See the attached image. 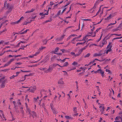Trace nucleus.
I'll return each mask as SVG.
<instances>
[{"mask_svg":"<svg viewBox=\"0 0 122 122\" xmlns=\"http://www.w3.org/2000/svg\"><path fill=\"white\" fill-rule=\"evenodd\" d=\"M58 64L56 63H53L50 65L48 69L44 71L45 73H47L51 72L55 67Z\"/></svg>","mask_w":122,"mask_h":122,"instance_id":"1","label":"nucleus"},{"mask_svg":"<svg viewBox=\"0 0 122 122\" xmlns=\"http://www.w3.org/2000/svg\"><path fill=\"white\" fill-rule=\"evenodd\" d=\"M112 43L111 42H110L109 44L107 45V49L106 50H105L104 51V53L107 54L109 52H110L112 51Z\"/></svg>","mask_w":122,"mask_h":122,"instance_id":"2","label":"nucleus"},{"mask_svg":"<svg viewBox=\"0 0 122 122\" xmlns=\"http://www.w3.org/2000/svg\"><path fill=\"white\" fill-rule=\"evenodd\" d=\"M5 77H3L0 78V83H1L0 87L1 88H4L5 87L6 84L5 83L6 80H5Z\"/></svg>","mask_w":122,"mask_h":122,"instance_id":"3","label":"nucleus"},{"mask_svg":"<svg viewBox=\"0 0 122 122\" xmlns=\"http://www.w3.org/2000/svg\"><path fill=\"white\" fill-rule=\"evenodd\" d=\"M106 38V37H105L99 43V46L102 47L104 45L106 44H107V42L106 41V40L105 41V39Z\"/></svg>","mask_w":122,"mask_h":122,"instance_id":"4","label":"nucleus"},{"mask_svg":"<svg viewBox=\"0 0 122 122\" xmlns=\"http://www.w3.org/2000/svg\"><path fill=\"white\" fill-rule=\"evenodd\" d=\"M36 87L35 86H34L33 87H30V89L28 90H30V91L31 92L34 93V91L36 90Z\"/></svg>","mask_w":122,"mask_h":122,"instance_id":"5","label":"nucleus"},{"mask_svg":"<svg viewBox=\"0 0 122 122\" xmlns=\"http://www.w3.org/2000/svg\"><path fill=\"white\" fill-rule=\"evenodd\" d=\"M99 108H100V111L101 114H103L104 113V111L105 108L104 106H101L99 107Z\"/></svg>","mask_w":122,"mask_h":122,"instance_id":"6","label":"nucleus"},{"mask_svg":"<svg viewBox=\"0 0 122 122\" xmlns=\"http://www.w3.org/2000/svg\"><path fill=\"white\" fill-rule=\"evenodd\" d=\"M58 83L60 85H62L64 84V82L63 81L62 78L60 79L58 81Z\"/></svg>","mask_w":122,"mask_h":122,"instance_id":"7","label":"nucleus"},{"mask_svg":"<svg viewBox=\"0 0 122 122\" xmlns=\"http://www.w3.org/2000/svg\"><path fill=\"white\" fill-rule=\"evenodd\" d=\"M99 73H100L101 74V76L103 77L104 76V72L102 71L101 69H98Z\"/></svg>","mask_w":122,"mask_h":122,"instance_id":"8","label":"nucleus"},{"mask_svg":"<svg viewBox=\"0 0 122 122\" xmlns=\"http://www.w3.org/2000/svg\"><path fill=\"white\" fill-rule=\"evenodd\" d=\"M54 114H57L58 113V112L54 108L51 109Z\"/></svg>","mask_w":122,"mask_h":122,"instance_id":"9","label":"nucleus"},{"mask_svg":"<svg viewBox=\"0 0 122 122\" xmlns=\"http://www.w3.org/2000/svg\"><path fill=\"white\" fill-rule=\"evenodd\" d=\"M4 6L7 7V8L8 7H9V3H7V1H5V2L4 4Z\"/></svg>","mask_w":122,"mask_h":122,"instance_id":"10","label":"nucleus"},{"mask_svg":"<svg viewBox=\"0 0 122 122\" xmlns=\"http://www.w3.org/2000/svg\"><path fill=\"white\" fill-rule=\"evenodd\" d=\"M29 30L28 29H26V30H25V31H24L22 32H21V33H15V34H25L27 32V31H28V30Z\"/></svg>","mask_w":122,"mask_h":122,"instance_id":"11","label":"nucleus"},{"mask_svg":"<svg viewBox=\"0 0 122 122\" xmlns=\"http://www.w3.org/2000/svg\"><path fill=\"white\" fill-rule=\"evenodd\" d=\"M32 116L33 118H34L35 117H36L37 116V114L34 111H33L32 112Z\"/></svg>","mask_w":122,"mask_h":122,"instance_id":"12","label":"nucleus"},{"mask_svg":"<svg viewBox=\"0 0 122 122\" xmlns=\"http://www.w3.org/2000/svg\"><path fill=\"white\" fill-rule=\"evenodd\" d=\"M102 55V54L95 53L94 54V56H100Z\"/></svg>","mask_w":122,"mask_h":122,"instance_id":"13","label":"nucleus"},{"mask_svg":"<svg viewBox=\"0 0 122 122\" xmlns=\"http://www.w3.org/2000/svg\"><path fill=\"white\" fill-rule=\"evenodd\" d=\"M48 11H47V12L46 13L44 14L43 12L40 13L39 15H41L42 16H45V15H48Z\"/></svg>","mask_w":122,"mask_h":122,"instance_id":"14","label":"nucleus"},{"mask_svg":"<svg viewBox=\"0 0 122 122\" xmlns=\"http://www.w3.org/2000/svg\"><path fill=\"white\" fill-rule=\"evenodd\" d=\"M112 17V15L110 14L107 17V18H105V20H109Z\"/></svg>","mask_w":122,"mask_h":122,"instance_id":"15","label":"nucleus"},{"mask_svg":"<svg viewBox=\"0 0 122 122\" xmlns=\"http://www.w3.org/2000/svg\"><path fill=\"white\" fill-rule=\"evenodd\" d=\"M120 119H121V121H122V118L120 117H116L115 119V120H118Z\"/></svg>","mask_w":122,"mask_h":122,"instance_id":"16","label":"nucleus"},{"mask_svg":"<svg viewBox=\"0 0 122 122\" xmlns=\"http://www.w3.org/2000/svg\"><path fill=\"white\" fill-rule=\"evenodd\" d=\"M69 65V63L68 62H65L64 64L62 66H67Z\"/></svg>","mask_w":122,"mask_h":122,"instance_id":"17","label":"nucleus"},{"mask_svg":"<svg viewBox=\"0 0 122 122\" xmlns=\"http://www.w3.org/2000/svg\"><path fill=\"white\" fill-rule=\"evenodd\" d=\"M15 60V59L14 58H12L10 59L9 61L8 62V63H9L10 65Z\"/></svg>","mask_w":122,"mask_h":122,"instance_id":"18","label":"nucleus"},{"mask_svg":"<svg viewBox=\"0 0 122 122\" xmlns=\"http://www.w3.org/2000/svg\"><path fill=\"white\" fill-rule=\"evenodd\" d=\"M9 65H10V64L8 63V62H7V63H6V64H5L4 65V66H3L1 67H0V68L2 67H6V66H9Z\"/></svg>","mask_w":122,"mask_h":122,"instance_id":"19","label":"nucleus"},{"mask_svg":"<svg viewBox=\"0 0 122 122\" xmlns=\"http://www.w3.org/2000/svg\"><path fill=\"white\" fill-rule=\"evenodd\" d=\"M43 44H44L46 45L47 42V40H46V39H44V40H43Z\"/></svg>","mask_w":122,"mask_h":122,"instance_id":"20","label":"nucleus"},{"mask_svg":"<svg viewBox=\"0 0 122 122\" xmlns=\"http://www.w3.org/2000/svg\"><path fill=\"white\" fill-rule=\"evenodd\" d=\"M90 53H88L84 56V57L85 58L88 57L90 56Z\"/></svg>","mask_w":122,"mask_h":122,"instance_id":"21","label":"nucleus"},{"mask_svg":"<svg viewBox=\"0 0 122 122\" xmlns=\"http://www.w3.org/2000/svg\"><path fill=\"white\" fill-rule=\"evenodd\" d=\"M91 36V35H86L85 37H84L82 39V40H81V41H85V40L86 39V38L87 36Z\"/></svg>","mask_w":122,"mask_h":122,"instance_id":"22","label":"nucleus"},{"mask_svg":"<svg viewBox=\"0 0 122 122\" xmlns=\"http://www.w3.org/2000/svg\"><path fill=\"white\" fill-rule=\"evenodd\" d=\"M28 23H29V21H28V20H27L26 21H25L24 22L23 25H26Z\"/></svg>","mask_w":122,"mask_h":122,"instance_id":"23","label":"nucleus"},{"mask_svg":"<svg viewBox=\"0 0 122 122\" xmlns=\"http://www.w3.org/2000/svg\"><path fill=\"white\" fill-rule=\"evenodd\" d=\"M10 68L6 69L3 70H1V71L6 72V71H9L10 70Z\"/></svg>","mask_w":122,"mask_h":122,"instance_id":"24","label":"nucleus"},{"mask_svg":"<svg viewBox=\"0 0 122 122\" xmlns=\"http://www.w3.org/2000/svg\"><path fill=\"white\" fill-rule=\"evenodd\" d=\"M95 60H97V61H100L98 59H95L94 60H93V61H92L91 62H90L89 64H90V65L91 64H93V63L95 62Z\"/></svg>","mask_w":122,"mask_h":122,"instance_id":"25","label":"nucleus"},{"mask_svg":"<svg viewBox=\"0 0 122 122\" xmlns=\"http://www.w3.org/2000/svg\"><path fill=\"white\" fill-rule=\"evenodd\" d=\"M73 111L74 112L76 113L77 112V108L76 107H74L73 108Z\"/></svg>","mask_w":122,"mask_h":122,"instance_id":"26","label":"nucleus"},{"mask_svg":"<svg viewBox=\"0 0 122 122\" xmlns=\"http://www.w3.org/2000/svg\"><path fill=\"white\" fill-rule=\"evenodd\" d=\"M26 112H28L29 113H30V112L31 111L30 109L28 108L26 109Z\"/></svg>","mask_w":122,"mask_h":122,"instance_id":"27","label":"nucleus"},{"mask_svg":"<svg viewBox=\"0 0 122 122\" xmlns=\"http://www.w3.org/2000/svg\"><path fill=\"white\" fill-rule=\"evenodd\" d=\"M76 39L75 38H74L73 39L71 40V42H72V43L73 44H75V39Z\"/></svg>","mask_w":122,"mask_h":122,"instance_id":"28","label":"nucleus"},{"mask_svg":"<svg viewBox=\"0 0 122 122\" xmlns=\"http://www.w3.org/2000/svg\"><path fill=\"white\" fill-rule=\"evenodd\" d=\"M45 47H41L38 50L39 51H40L43 50V49L45 48Z\"/></svg>","mask_w":122,"mask_h":122,"instance_id":"29","label":"nucleus"},{"mask_svg":"<svg viewBox=\"0 0 122 122\" xmlns=\"http://www.w3.org/2000/svg\"><path fill=\"white\" fill-rule=\"evenodd\" d=\"M24 19V17L23 16L21 17L20 18V19L18 20L17 21V22H18V23L19 22H20V21H21V20L22 19Z\"/></svg>","mask_w":122,"mask_h":122,"instance_id":"30","label":"nucleus"},{"mask_svg":"<svg viewBox=\"0 0 122 122\" xmlns=\"http://www.w3.org/2000/svg\"><path fill=\"white\" fill-rule=\"evenodd\" d=\"M106 72H108V73H111V71L108 69H106Z\"/></svg>","mask_w":122,"mask_h":122,"instance_id":"31","label":"nucleus"},{"mask_svg":"<svg viewBox=\"0 0 122 122\" xmlns=\"http://www.w3.org/2000/svg\"><path fill=\"white\" fill-rule=\"evenodd\" d=\"M78 64V63L76 61L74 62L72 64V65L75 66L76 65H77Z\"/></svg>","mask_w":122,"mask_h":122,"instance_id":"32","label":"nucleus"},{"mask_svg":"<svg viewBox=\"0 0 122 122\" xmlns=\"http://www.w3.org/2000/svg\"><path fill=\"white\" fill-rule=\"evenodd\" d=\"M98 5L97 4L95 3L94 5V6L93 7V8L94 9H95L96 8L97 5Z\"/></svg>","mask_w":122,"mask_h":122,"instance_id":"33","label":"nucleus"},{"mask_svg":"<svg viewBox=\"0 0 122 122\" xmlns=\"http://www.w3.org/2000/svg\"><path fill=\"white\" fill-rule=\"evenodd\" d=\"M14 108L15 110L16 111V110L18 108V107H17L18 106L17 105H16V104L14 105Z\"/></svg>","mask_w":122,"mask_h":122,"instance_id":"34","label":"nucleus"},{"mask_svg":"<svg viewBox=\"0 0 122 122\" xmlns=\"http://www.w3.org/2000/svg\"><path fill=\"white\" fill-rule=\"evenodd\" d=\"M61 12V10H59L57 12V15L58 16L59 15H60V13Z\"/></svg>","mask_w":122,"mask_h":122,"instance_id":"35","label":"nucleus"},{"mask_svg":"<svg viewBox=\"0 0 122 122\" xmlns=\"http://www.w3.org/2000/svg\"><path fill=\"white\" fill-rule=\"evenodd\" d=\"M117 23V21H115V23H111L110 24H109L108 25V26H110V25H114V24H116Z\"/></svg>","mask_w":122,"mask_h":122,"instance_id":"36","label":"nucleus"},{"mask_svg":"<svg viewBox=\"0 0 122 122\" xmlns=\"http://www.w3.org/2000/svg\"><path fill=\"white\" fill-rule=\"evenodd\" d=\"M70 2H68V3H67L66 4V5L65 6H64L63 7H66L68 5H69L70 4Z\"/></svg>","mask_w":122,"mask_h":122,"instance_id":"37","label":"nucleus"},{"mask_svg":"<svg viewBox=\"0 0 122 122\" xmlns=\"http://www.w3.org/2000/svg\"><path fill=\"white\" fill-rule=\"evenodd\" d=\"M50 106L51 107V109L54 108V107H53V104H52V103L50 104Z\"/></svg>","mask_w":122,"mask_h":122,"instance_id":"38","label":"nucleus"},{"mask_svg":"<svg viewBox=\"0 0 122 122\" xmlns=\"http://www.w3.org/2000/svg\"><path fill=\"white\" fill-rule=\"evenodd\" d=\"M20 100L19 99L17 100V103L19 104L20 105H21V103L20 102Z\"/></svg>","mask_w":122,"mask_h":122,"instance_id":"39","label":"nucleus"},{"mask_svg":"<svg viewBox=\"0 0 122 122\" xmlns=\"http://www.w3.org/2000/svg\"><path fill=\"white\" fill-rule=\"evenodd\" d=\"M69 59V58H64L63 60H61V63L64 62L65 61V60H66V59Z\"/></svg>","mask_w":122,"mask_h":122,"instance_id":"40","label":"nucleus"},{"mask_svg":"<svg viewBox=\"0 0 122 122\" xmlns=\"http://www.w3.org/2000/svg\"><path fill=\"white\" fill-rule=\"evenodd\" d=\"M20 112L21 114L22 115H24V111L23 110H21L20 111Z\"/></svg>","mask_w":122,"mask_h":122,"instance_id":"41","label":"nucleus"},{"mask_svg":"<svg viewBox=\"0 0 122 122\" xmlns=\"http://www.w3.org/2000/svg\"><path fill=\"white\" fill-rule=\"evenodd\" d=\"M101 10V7H100V8L99 9V10L98 11H97V13L96 15H97L100 12Z\"/></svg>","mask_w":122,"mask_h":122,"instance_id":"42","label":"nucleus"},{"mask_svg":"<svg viewBox=\"0 0 122 122\" xmlns=\"http://www.w3.org/2000/svg\"><path fill=\"white\" fill-rule=\"evenodd\" d=\"M56 40H57L58 41H60L62 40V39L61 37L60 38H58L56 39Z\"/></svg>","mask_w":122,"mask_h":122,"instance_id":"43","label":"nucleus"},{"mask_svg":"<svg viewBox=\"0 0 122 122\" xmlns=\"http://www.w3.org/2000/svg\"><path fill=\"white\" fill-rule=\"evenodd\" d=\"M39 69L41 71H44L45 70H46V69H47V68H43L41 69V68H39Z\"/></svg>","mask_w":122,"mask_h":122,"instance_id":"44","label":"nucleus"},{"mask_svg":"<svg viewBox=\"0 0 122 122\" xmlns=\"http://www.w3.org/2000/svg\"><path fill=\"white\" fill-rule=\"evenodd\" d=\"M16 76H14V75H13L11 76L10 77V79H12L14 78Z\"/></svg>","mask_w":122,"mask_h":122,"instance_id":"45","label":"nucleus"},{"mask_svg":"<svg viewBox=\"0 0 122 122\" xmlns=\"http://www.w3.org/2000/svg\"><path fill=\"white\" fill-rule=\"evenodd\" d=\"M71 35H70V36L67 39H66V41H68V40H69L70 38H71Z\"/></svg>","mask_w":122,"mask_h":122,"instance_id":"46","label":"nucleus"},{"mask_svg":"<svg viewBox=\"0 0 122 122\" xmlns=\"http://www.w3.org/2000/svg\"><path fill=\"white\" fill-rule=\"evenodd\" d=\"M30 75H25V76H24V79L23 80H20V81H23L24 80H25V77H26L25 76H30Z\"/></svg>","mask_w":122,"mask_h":122,"instance_id":"47","label":"nucleus"},{"mask_svg":"<svg viewBox=\"0 0 122 122\" xmlns=\"http://www.w3.org/2000/svg\"><path fill=\"white\" fill-rule=\"evenodd\" d=\"M12 7L9 6V7H8L7 8H8L9 10H11L12 9Z\"/></svg>","mask_w":122,"mask_h":122,"instance_id":"48","label":"nucleus"},{"mask_svg":"<svg viewBox=\"0 0 122 122\" xmlns=\"http://www.w3.org/2000/svg\"><path fill=\"white\" fill-rule=\"evenodd\" d=\"M14 57H20L21 56V55H14Z\"/></svg>","mask_w":122,"mask_h":122,"instance_id":"49","label":"nucleus"},{"mask_svg":"<svg viewBox=\"0 0 122 122\" xmlns=\"http://www.w3.org/2000/svg\"><path fill=\"white\" fill-rule=\"evenodd\" d=\"M22 64V63L20 62H16L15 63V65L18 64L19 65H21Z\"/></svg>","mask_w":122,"mask_h":122,"instance_id":"50","label":"nucleus"},{"mask_svg":"<svg viewBox=\"0 0 122 122\" xmlns=\"http://www.w3.org/2000/svg\"><path fill=\"white\" fill-rule=\"evenodd\" d=\"M18 23H19L18 22H17V21H16L14 22H12L11 23V24H18Z\"/></svg>","mask_w":122,"mask_h":122,"instance_id":"51","label":"nucleus"},{"mask_svg":"<svg viewBox=\"0 0 122 122\" xmlns=\"http://www.w3.org/2000/svg\"><path fill=\"white\" fill-rule=\"evenodd\" d=\"M20 72H19V71H17V72H16V75H15V76H17L20 73Z\"/></svg>","mask_w":122,"mask_h":122,"instance_id":"52","label":"nucleus"},{"mask_svg":"<svg viewBox=\"0 0 122 122\" xmlns=\"http://www.w3.org/2000/svg\"><path fill=\"white\" fill-rule=\"evenodd\" d=\"M20 71L23 72H30V71H23L22 70H20Z\"/></svg>","mask_w":122,"mask_h":122,"instance_id":"53","label":"nucleus"},{"mask_svg":"<svg viewBox=\"0 0 122 122\" xmlns=\"http://www.w3.org/2000/svg\"><path fill=\"white\" fill-rule=\"evenodd\" d=\"M59 49V48L57 47L55 49V51L56 52H57V51H58Z\"/></svg>","mask_w":122,"mask_h":122,"instance_id":"54","label":"nucleus"},{"mask_svg":"<svg viewBox=\"0 0 122 122\" xmlns=\"http://www.w3.org/2000/svg\"><path fill=\"white\" fill-rule=\"evenodd\" d=\"M51 20H46L45 22V23H47V22H51Z\"/></svg>","mask_w":122,"mask_h":122,"instance_id":"55","label":"nucleus"},{"mask_svg":"<svg viewBox=\"0 0 122 122\" xmlns=\"http://www.w3.org/2000/svg\"><path fill=\"white\" fill-rule=\"evenodd\" d=\"M9 57H14V55H9Z\"/></svg>","mask_w":122,"mask_h":122,"instance_id":"56","label":"nucleus"},{"mask_svg":"<svg viewBox=\"0 0 122 122\" xmlns=\"http://www.w3.org/2000/svg\"><path fill=\"white\" fill-rule=\"evenodd\" d=\"M81 35H79L78 36V37H75V38H76V39H79V38L80 37H81Z\"/></svg>","mask_w":122,"mask_h":122,"instance_id":"57","label":"nucleus"},{"mask_svg":"<svg viewBox=\"0 0 122 122\" xmlns=\"http://www.w3.org/2000/svg\"><path fill=\"white\" fill-rule=\"evenodd\" d=\"M35 10V9H32L31 10H30V12H33V11H34Z\"/></svg>","mask_w":122,"mask_h":122,"instance_id":"58","label":"nucleus"},{"mask_svg":"<svg viewBox=\"0 0 122 122\" xmlns=\"http://www.w3.org/2000/svg\"><path fill=\"white\" fill-rule=\"evenodd\" d=\"M80 55V54H79V53L78 54H75V55L74 56L75 57H76L77 56H79Z\"/></svg>","mask_w":122,"mask_h":122,"instance_id":"59","label":"nucleus"},{"mask_svg":"<svg viewBox=\"0 0 122 122\" xmlns=\"http://www.w3.org/2000/svg\"><path fill=\"white\" fill-rule=\"evenodd\" d=\"M82 52L81 50L80 49L78 52V53L79 54H80Z\"/></svg>","mask_w":122,"mask_h":122,"instance_id":"60","label":"nucleus"},{"mask_svg":"<svg viewBox=\"0 0 122 122\" xmlns=\"http://www.w3.org/2000/svg\"><path fill=\"white\" fill-rule=\"evenodd\" d=\"M71 55H74V56H75V53L74 52H71Z\"/></svg>","mask_w":122,"mask_h":122,"instance_id":"61","label":"nucleus"},{"mask_svg":"<svg viewBox=\"0 0 122 122\" xmlns=\"http://www.w3.org/2000/svg\"><path fill=\"white\" fill-rule=\"evenodd\" d=\"M34 101L35 102H36L38 100L37 99L35 98H34Z\"/></svg>","mask_w":122,"mask_h":122,"instance_id":"62","label":"nucleus"},{"mask_svg":"<svg viewBox=\"0 0 122 122\" xmlns=\"http://www.w3.org/2000/svg\"><path fill=\"white\" fill-rule=\"evenodd\" d=\"M65 117L67 119H69L71 117L69 116H66Z\"/></svg>","mask_w":122,"mask_h":122,"instance_id":"63","label":"nucleus"},{"mask_svg":"<svg viewBox=\"0 0 122 122\" xmlns=\"http://www.w3.org/2000/svg\"><path fill=\"white\" fill-rule=\"evenodd\" d=\"M100 0H97L96 2V3L98 5L99 3L100 2Z\"/></svg>","mask_w":122,"mask_h":122,"instance_id":"64","label":"nucleus"}]
</instances>
